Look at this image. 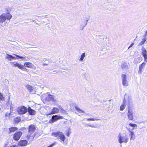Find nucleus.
Listing matches in <instances>:
<instances>
[{"label":"nucleus","instance_id":"nucleus-21","mask_svg":"<svg viewBox=\"0 0 147 147\" xmlns=\"http://www.w3.org/2000/svg\"><path fill=\"white\" fill-rule=\"evenodd\" d=\"M27 138L28 140L29 141H31L34 138L32 135L31 134L28 135L27 136Z\"/></svg>","mask_w":147,"mask_h":147},{"label":"nucleus","instance_id":"nucleus-33","mask_svg":"<svg viewBox=\"0 0 147 147\" xmlns=\"http://www.w3.org/2000/svg\"><path fill=\"white\" fill-rule=\"evenodd\" d=\"M15 67H17L20 69L22 68L21 67H22V65L18 63L17 62H16V65Z\"/></svg>","mask_w":147,"mask_h":147},{"label":"nucleus","instance_id":"nucleus-10","mask_svg":"<svg viewBox=\"0 0 147 147\" xmlns=\"http://www.w3.org/2000/svg\"><path fill=\"white\" fill-rule=\"evenodd\" d=\"M142 55L144 57V60L147 62V51L145 48L142 49Z\"/></svg>","mask_w":147,"mask_h":147},{"label":"nucleus","instance_id":"nucleus-50","mask_svg":"<svg viewBox=\"0 0 147 147\" xmlns=\"http://www.w3.org/2000/svg\"><path fill=\"white\" fill-rule=\"evenodd\" d=\"M33 21H35V20H33Z\"/></svg>","mask_w":147,"mask_h":147},{"label":"nucleus","instance_id":"nucleus-4","mask_svg":"<svg viewBox=\"0 0 147 147\" xmlns=\"http://www.w3.org/2000/svg\"><path fill=\"white\" fill-rule=\"evenodd\" d=\"M17 111L19 115L23 114L27 111V109L24 106H21L18 107Z\"/></svg>","mask_w":147,"mask_h":147},{"label":"nucleus","instance_id":"nucleus-13","mask_svg":"<svg viewBox=\"0 0 147 147\" xmlns=\"http://www.w3.org/2000/svg\"><path fill=\"white\" fill-rule=\"evenodd\" d=\"M18 130V128L16 127H13L9 128L8 133L9 134H11L14 132L15 131Z\"/></svg>","mask_w":147,"mask_h":147},{"label":"nucleus","instance_id":"nucleus-2","mask_svg":"<svg viewBox=\"0 0 147 147\" xmlns=\"http://www.w3.org/2000/svg\"><path fill=\"white\" fill-rule=\"evenodd\" d=\"M12 17V16L9 13H3L0 16V23H3L7 20V22L8 21L9 23V20Z\"/></svg>","mask_w":147,"mask_h":147},{"label":"nucleus","instance_id":"nucleus-31","mask_svg":"<svg viewBox=\"0 0 147 147\" xmlns=\"http://www.w3.org/2000/svg\"><path fill=\"white\" fill-rule=\"evenodd\" d=\"M15 67H17L20 69L22 68L21 67H22V65L18 63L17 62H16V65Z\"/></svg>","mask_w":147,"mask_h":147},{"label":"nucleus","instance_id":"nucleus-39","mask_svg":"<svg viewBox=\"0 0 147 147\" xmlns=\"http://www.w3.org/2000/svg\"><path fill=\"white\" fill-rule=\"evenodd\" d=\"M21 67L22 68H21L20 69H22V70L25 71L26 70V69L25 67H24L22 65V67Z\"/></svg>","mask_w":147,"mask_h":147},{"label":"nucleus","instance_id":"nucleus-3","mask_svg":"<svg viewBox=\"0 0 147 147\" xmlns=\"http://www.w3.org/2000/svg\"><path fill=\"white\" fill-rule=\"evenodd\" d=\"M118 141L120 144L123 143H126L128 141V138L127 135L125 134L121 135L119 133L118 136Z\"/></svg>","mask_w":147,"mask_h":147},{"label":"nucleus","instance_id":"nucleus-45","mask_svg":"<svg viewBox=\"0 0 147 147\" xmlns=\"http://www.w3.org/2000/svg\"><path fill=\"white\" fill-rule=\"evenodd\" d=\"M147 31H146L145 32V34L144 36H145V38H146V36L147 35Z\"/></svg>","mask_w":147,"mask_h":147},{"label":"nucleus","instance_id":"nucleus-7","mask_svg":"<svg viewBox=\"0 0 147 147\" xmlns=\"http://www.w3.org/2000/svg\"><path fill=\"white\" fill-rule=\"evenodd\" d=\"M22 135V132L20 131L16 132L14 134L13 136L14 140L16 141H18L19 140Z\"/></svg>","mask_w":147,"mask_h":147},{"label":"nucleus","instance_id":"nucleus-41","mask_svg":"<svg viewBox=\"0 0 147 147\" xmlns=\"http://www.w3.org/2000/svg\"><path fill=\"white\" fill-rule=\"evenodd\" d=\"M12 58V59H18V57H13L12 56H10Z\"/></svg>","mask_w":147,"mask_h":147},{"label":"nucleus","instance_id":"nucleus-20","mask_svg":"<svg viewBox=\"0 0 147 147\" xmlns=\"http://www.w3.org/2000/svg\"><path fill=\"white\" fill-rule=\"evenodd\" d=\"M21 121L20 117H16L14 119L13 122L15 123H18Z\"/></svg>","mask_w":147,"mask_h":147},{"label":"nucleus","instance_id":"nucleus-12","mask_svg":"<svg viewBox=\"0 0 147 147\" xmlns=\"http://www.w3.org/2000/svg\"><path fill=\"white\" fill-rule=\"evenodd\" d=\"M36 129L35 126L32 125L29 126L28 127V132L30 134H32Z\"/></svg>","mask_w":147,"mask_h":147},{"label":"nucleus","instance_id":"nucleus-30","mask_svg":"<svg viewBox=\"0 0 147 147\" xmlns=\"http://www.w3.org/2000/svg\"><path fill=\"white\" fill-rule=\"evenodd\" d=\"M129 125L132 127H133V129L136 128L137 127V125L136 124L130 123L129 124Z\"/></svg>","mask_w":147,"mask_h":147},{"label":"nucleus","instance_id":"nucleus-22","mask_svg":"<svg viewBox=\"0 0 147 147\" xmlns=\"http://www.w3.org/2000/svg\"><path fill=\"white\" fill-rule=\"evenodd\" d=\"M121 67L123 69L127 68L128 65L126 63L124 62L122 63L121 65Z\"/></svg>","mask_w":147,"mask_h":147},{"label":"nucleus","instance_id":"nucleus-37","mask_svg":"<svg viewBox=\"0 0 147 147\" xmlns=\"http://www.w3.org/2000/svg\"><path fill=\"white\" fill-rule=\"evenodd\" d=\"M28 57H24L22 59V60L25 61H27L28 60Z\"/></svg>","mask_w":147,"mask_h":147},{"label":"nucleus","instance_id":"nucleus-6","mask_svg":"<svg viewBox=\"0 0 147 147\" xmlns=\"http://www.w3.org/2000/svg\"><path fill=\"white\" fill-rule=\"evenodd\" d=\"M45 99L48 101L56 102L57 100V98L54 95L49 94L46 97Z\"/></svg>","mask_w":147,"mask_h":147},{"label":"nucleus","instance_id":"nucleus-11","mask_svg":"<svg viewBox=\"0 0 147 147\" xmlns=\"http://www.w3.org/2000/svg\"><path fill=\"white\" fill-rule=\"evenodd\" d=\"M28 143V142L26 140H22L20 141L18 144V146H26Z\"/></svg>","mask_w":147,"mask_h":147},{"label":"nucleus","instance_id":"nucleus-38","mask_svg":"<svg viewBox=\"0 0 147 147\" xmlns=\"http://www.w3.org/2000/svg\"><path fill=\"white\" fill-rule=\"evenodd\" d=\"M14 55H16V56L17 57H18V58H19L22 59L24 57L20 56L18 55H15L14 54Z\"/></svg>","mask_w":147,"mask_h":147},{"label":"nucleus","instance_id":"nucleus-44","mask_svg":"<svg viewBox=\"0 0 147 147\" xmlns=\"http://www.w3.org/2000/svg\"><path fill=\"white\" fill-rule=\"evenodd\" d=\"M66 135L68 137H69V136L70 134L69 131H68L66 133Z\"/></svg>","mask_w":147,"mask_h":147},{"label":"nucleus","instance_id":"nucleus-28","mask_svg":"<svg viewBox=\"0 0 147 147\" xmlns=\"http://www.w3.org/2000/svg\"><path fill=\"white\" fill-rule=\"evenodd\" d=\"M133 113L129 111V119L130 120H133Z\"/></svg>","mask_w":147,"mask_h":147},{"label":"nucleus","instance_id":"nucleus-1","mask_svg":"<svg viewBox=\"0 0 147 147\" xmlns=\"http://www.w3.org/2000/svg\"><path fill=\"white\" fill-rule=\"evenodd\" d=\"M51 135L55 137H56L57 139L59 140L60 142H64L65 139V136L63 132L59 131H58L55 132L53 133Z\"/></svg>","mask_w":147,"mask_h":147},{"label":"nucleus","instance_id":"nucleus-23","mask_svg":"<svg viewBox=\"0 0 147 147\" xmlns=\"http://www.w3.org/2000/svg\"><path fill=\"white\" fill-rule=\"evenodd\" d=\"M75 107L76 109L79 113H84V111L79 108L77 106H75Z\"/></svg>","mask_w":147,"mask_h":147},{"label":"nucleus","instance_id":"nucleus-35","mask_svg":"<svg viewBox=\"0 0 147 147\" xmlns=\"http://www.w3.org/2000/svg\"><path fill=\"white\" fill-rule=\"evenodd\" d=\"M5 100V98L3 97V95L1 93H0V101L4 100Z\"/></svg>","mask_w":147,"mask_h":147},{"label":"nucleus","instance_id":"nucleus-14","mask_svg":"<svg viewBox=\"0 0 147 147\" xmlns=\"http://www.w3.org/2000/svg\"><path fill=\"white\" fill-rule=\"evenodd\" d=\"M126 96V94H125L124 96V100H123V103L121 106L120 107V109L121 111L123 110L125 108V102L126 101V99H125V96Z\"/></svg>","mask_w":147,"mask_h":147},{"label":"nucleus","instance_id":"nucleus-25","mask_svg":"<svg viewBox=\"0 0 147 147\" xmlns=\"http://www.w3.org/2000/svg\"><path fill=\"white\" fill-rule=\"evenodd\" d=\"M6 55H7V56L5 57V59H8V60H9V61H11L12 59V58L10 56H12V55H9L8 54H6Z\"/></svg>","mask_w":147,"mask_h":147},{"label":"nucleus","instance_id":"nucleus-46","mask_svg":"<svg viewBox=\"0 0 147 147\" xmlns=\"http://www.w3.org/2000/svg\"><path fill=\"white\" fill-rule=\"evenodd\" d=\"M134 44V43H132V44H131L130 45V46H129V48L130 47H132V46Z\"/></svg>","mask_w":147,"mask_h":147},{"label":"nucleus","instance_id":"nucleus-40","mask_svg":"<svg viewBox=\"0 0 147 147\" xmlns=\"http://www.w3.org/2000/svg\"><path fill=\"white\" fill-rule=\"evenodd\" d=\"M86 125H87L88 126L90 127H95V126H94L92 125H89L88 124H86Z\"/></svg>","mask_w":147,"mask_h":147},{"label":"nucleus","instance_id":"nucleus-19","mask_svg":"<svg viewBox=\"0 0 147 147\" xmlns=\"http://www.w3.org/2000/svg\"><path fill=\"white\" fill-rule=\"evenodd\" d=\"M146 63L144 62H143L142 64L139 66V70L140 71H142L143 68L146 65Z\"/></svg>","mask_w":147,"mask_h":147},{"label":"nucleus","instance_id":"nucleus-49","mask_svg":"<svg viewBox=\"0 0 147 147\" xmlns=\"http://www.w3.org/2000/svg\"><path fill=\"white\" fill-rule=\"evenodd\" d=\"M43 65H44V66H45V65H48V64H46V63H44V64H43Z\"/></svg>","mask_w":147,"mask_h":147},{"label":"nucleus","instance_id":"nucleus-24","mask_svg":"<svg viewBox=\"0 0 147 147\" xmlns=\"http://www.w3.org/2000/svg\"><path fill=\"white\" fill-rule=\"evenodd\" d=\"M85 56V53H82L81 55L80 58L79 59V61H82Z\"/></svg>","mask_w":147,"mask_h":147},{"label":"nucleus","instance_id":"nucleus-9","mask_svg":"<svg viewBox=\"0 0 147 147\" xmlns=\"http://www.w3.org/2000/svg\"><path fill=\"white\" fill-rule=\"evenodd\" d=\"M63 118V117L61 116L58 115H53L51 119L50 120V121L51 122L53 123L59 119H61Z\"/></svg>","mask_w":147,"mask_h":147},{"label":"nucleus","instance_id":"nucleus-16","mask_svg":"<svg viewBox=\"0 0 147 147\" xmlns=\"http://www.w3.org/2000/svg\"><path fill=\"white\" fill-rule=\"evenodd\" d=\"M59 109L58 108L56 107H54L52 110V111L51 113L49 114V115L51 114H53L57 113L59 112Z\"/></svg>","mask_w":147,"mask_h":147},{"label":"nucleus","instance_id":"nucleus-26","mask_svg":"<svg viewBox=\"0 0 147 147\" xmlns=\"http://www.w3.org/2000/svg\"><path fill=\"white\" fill-rule=\"evenodd\" d=\"M26 88L30 90V92H31L33 90V87L30 85H27L26 86Z\"/></svg>","mask_w":147,"mask_h":147},{"label":"nucleus","instance_id":"nucleus-36","mask_svg":"<svg viewBox=\"0 0 147 147\" xmlns=\"http://www.w3.org/2000/svg\"><path fill=\"white\" fill-rule=\"evenodd\" d=\"M16 62H10V63L11 65L15 67L16 65Z\"/></svg>","mask_w":147,"mask_h":147},{"label":"nucleus","instance_id":"nucleus-15","mask_svg":"<svg viewBox=\"0 0 147 147\" xmlns=\"http://www.w3.org/2000/svg\"><path fill=\"white\" fill-rule=\"evenodd\" d=\"M27 111L29 114L30 115H34L36 114V112L34 110L32 109L30 107H29Z\"/></svg>","mask_w":147,"mask_h":147},{"label":"nucleus","instance_id":"nucleus-42","mask_svg":"<svg viewBox=\"0 0 147 147\" xmlns=\"http://www.w3.org/2000/svg\"><path fill=\"white\" fill-rule=\"evenodd\" d=\"M11 114L10 113H6L5 114V116L9 117L10 116V115H11Z\"/></svg>","mask_w":147,"mask_h":147},{"label":"nucleus","instance_id":"nucleus-48","mask_svg":"<svg viewBox=\"0 0 147 147\" xmlns=\"http://www.w3.org/2000/svg\"><path fill=\"white\" fill-rule=\"evenodd\" d=\"M128 113L127 114V116L129 117V109H127Z\"/></svg>","mask_w":147,"mask_h":147},{"label":"nucleus","instance_id":"nucleus-8","mask_svg":"<svg viewBox=\"0 0 147 147\" xmlns=\"http://www.w3.org/2000/svg\"><path fill=\"white\" fill-rule=\"evenodd\" d=\"M121 78L122 81V84L125 86H128V82L126 80V76L125 74H123L121 75Z\"/></svg>","mask_w":147,"mask_h":147},{"label":"nucleus","instance_id":"nucleus-5","mask_svg":"<svg viewBox=\"0 0 147 147\" xmlns=\"http://www.w3.org/2000/svg\"><path fill=\"white\" fill-rule=\"evenodd\" d=\"M89 19L87 17H84L82 20V23L79 27L80 30H82L87 25Z\"/></svg>","mask_w":147,"mask_h":147},{"label":"nucleus","instance_id":"nucleus-29","mask_svg":"<svg viewBox=\"0 0 147 147\" xmlns=\"http://www.w3.org/2000/svg\"><path fill=\"white\" fill-rule=\"evenodd\" d=\"M131 138L130 139L131 140H133L135 138V136L134 135V133H133L132 132H131Z\"/></svg>","mask_w":147,"mask_h":147},{"label":"nucleus","instance_id":"nucleus-43","mask_svg":"<svg viewBox=\"0 0 147 147\" xmlns=\"http://www.w3.org/2000/svg\"><path fill=\"white\" fill-rule=\"evenodd\" d=\"M10 147H18V146L16 145H13L11 146Z\"/></svg>","mask_w":147,"mask_h":147},{"label":"nucleus","instance_id":"nucleus-18","mask_svg":"<svg viewBox=\"0 0 147 147\" xmlns=\"http://www.w3.org/2000/svg\"><path fill=\"white\" fill-rule=\"evenodd\" d=\"M6 105L7 106L10 107V109H11L13 108L12 106V102L10 100V98L9 97L8 99V102H7Z\"/></svg>","mask_w":147,"mask_h":147},{"label":"nucleus","instance_id":"nucleus-34","mask_svg":"<svg viewBox=\"0 0 147 147\" xmlns=\"http://www.w3.org/2000/svg\"><path fill=\"white\" fill-rule=\"evenodd\" d=\"M146 38H144L143 40L140 43V45H143L144 42H146Z\"/></svg>","mask_w":147,"mask_h":147},{"label":"nucleus","instance_id":"nucleus-32","mask_svg":"<svg viewBox=\"0 0 147 147\" xmlns=\"http://www.w3.org/2000/svg\"><path fill=\"white\" fill-rule=\"evenodd\" d=\"M15 67H17L20 69L22 68L21 67H22V65L18 63L17 62H16V65Z\"/></svg>","mask_w":147,"mask_h":147},{"label":"nucleus","instance_id":"nucleus-27","mask_svg":"<svg viewBox=\"0 0 147 147\" xmlns=\"http://www.w3.org/2000/svg\"><path fill=\"white\" fill-rule=\"evenodd\" d=\"M100 119H97L96 118H88L86 119V120L88 121H98L100 120Z\"/></svg>","mask_w":147,"mask_h":147},{"label":"nucleus","instance_id":"nucleus-17","mask_svg":"<svg viewBox=\"0 0 147 147\" xmlns=\"http://www.w3.org/2000/svg\"><path fill=\"white\" fill-rule=\"evenodd\" d=\"M24 66L27 67L32 68L33 67L34 65L31 63L26 62L25 63Z\"/></svg>","mask_w":147,"mask_h":147},{"label":"nucleus","instance_id":"nucleus-47","mask_svg":"<svg viewBox=\"0 0 147 147\" xmlns=\"http://www.w3.org/2000/svg\"><path fill=\"white\" fill-rule=\"evenodd\" d=\"M7 144H5L4 147H7Z\"/></svg>","mask_w":147,"mask_h":147}]
</instances>
